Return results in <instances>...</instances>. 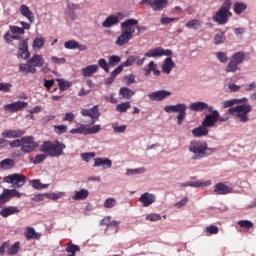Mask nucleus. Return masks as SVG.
I'll list each match as a JSON object with an SVG mask.
<instances>
[{"mask_svg":"<svg viewBox=\"0 0 256 256\" xmlns=\"http://www.w3.org/2000/svg\"><path fill=\"white\" fill-rule=\"evenodd\" d=\"M137 25H139V20L135 18L126 19L124 22H121L120 29L121 34L117 37L115 41V45L118 47H123L133 39V35L137 29Z\"/></svg>","mask_w":256,"mask_h":256,"instance_id":"nucleus-1","label":"nucleus"},{"mask_svg":"<svg viewBox=\"0 0 256 256\" xmlns=\"http://www.w3.org/2000/svg\"><path fill=\"white\" fill-rule=\"evenodd\" d=\"M189 151L194 154L192 159L199 161V159L209 157V155L215 153V148H209L207 142L192 141L189 145Z\"/></svg>","mask_w":256,"mask_h":256,"instance_id":"nucleus-2","label":"nucleus"},{"mask_svg":"<svg viewBox=\"0 0 256 256\" xmlns=\"http://www.w3.org/2000/svg\"><path fill=\"white\" fill-rule=\"evenodd\" d=\"M253 111V106L249 104H242L236 107H232L228 110V113L237 118L240 123H247L249 121V114Z\"/></svg>","mask_w":256,"mask_h":256,"instance_id":"nucleus-3","label":"nucleus"},{"mask_svg":"<svg viewBox=\"0 0 256 256\" xmlns=\"http://www.w3.org/2000/svg\"><path fill=\"white\" fill-rule=\"evenodd\" d=\"M231 5V0H225L216 14L212 17L213 21L218 23V25H225V23L229 21V17L232 15L230 11Z\"/></svg>","mask_w":256,"mask_h":256,"instance_id":"nucleus-4","label":"nucleus"},{"mask_svg":"<svg viewBox=\"0 0 256 256\" xmlns=\"http://www.w3.org/2000/svg\"><path fill=\"white\" fill-rule=\"evenodd\" d=\"M63 149H65V145L59 142H44L40 147V151L42 153H46L50 157H59L63 155Z\"/></svg>","mask_w":256,"mask_h":256,"instance_id":"nucleus-5","label":"nucleus"},{"mask_svg":"<svg viewBox=\"0 0 256 256\" xmlns=\"http://www.w3.org/2000/svg\"><path fill=\"white\" fill-rule=\"evenodd\" d=\"M4 183H10L14 189H21L27 183V177L23 174H11L4 177Z\"/></svg>","mask_w":256,"mask_h":256,"instance_id":"nucleus-6","label":"nucleus"},{"mask_svg":"<svg viewBox=\"0 0 256 256\" xmlns=\"http://www.w3.org/2000/svg\"><path fill=\"white\" fill-rule=\"evenodd\" d=\"M10 32H6L4 35V40L6 43H11V41L21 39V35H25V31L19 26H10Z\"/></svg>","mask_w":256,"mask_h":256,"instance_id":"nucleus-7","label":"nucleus"},{"mask_svg":"<svg viewBox=\"0 0 256 256\" xmlns=\"http://www.w3.org/2000/svg\"><path fill=\"white\" fill-rule=\"evenodd\" d=\"M122 19H125V15L121 12L110 15L102 22V27L104 29H111V27H115V25H119Z\"/></svg>","mask_w":256,"mask_h":256,"instance_id":"nucleus-8","label":"nucleus"},{"mask_svg":"<svg viewBox=\"0 0 256 256\" xmlns=\"http://www.w3.org/2000/svg\"><path fill=\"white\" fill-rule=\"evenodd\" d=\"M140 5H149L153 11H163L169 5V0H141Z\"/></svg>","mask_w":256,"mask_h":256,"instance_id":"nucleus-9","label":"nucleus"},{"mask_svg":"<svg viewBox=\"0 0 256 256\" xmlns=\"http://www.w3.org/2000/svg\"><path fill=\"white\" fill-rule=\"evenodd\" d=\"M21 141V151H23V153H31V151H35V149H37L38 147L37 142H35V140L31 136H25L21 138Z\"/></svg>","mask_w":256,"mask_h":256,"instance_id":"nucleus-10","label":"nucleus"},{"mask_svg":"<svg viewBox=\"0 0 256 256\" xmlns=\"http://www.w3.org/2000/svg\"><path fill=\"white\" fill-rule=\"evenodd\" d=\"M173 55V52L171 50H165L162 47H157L154 49L148 50L145 54L144 57H149V58H154L157 59V57H171Z\"/></svg>","mask_w":256,"mask_h":256,"instance_id":"nucleus-11","label":"nucleus"},{"mask_svg":"<svg viewBox=\"0 0 256 256\" xmlns=\"http://www.w3.org/2000/svg\"><path fill=\"white\" fill-rule=\"evenodd\" d=\"M212 114H208L205 116L204 120L202 121V125L207 129V127H214L215 123L219 121V111L212 110Z\"/></svg>","mask_w":256,"mask_h":256,"instance_id":"nucleus-12","label":"nucleus"},{"mask_svg":"<svg viewBox=\"0 0 256 256\" xmlns=\"http://www.w3.org/2000/svg\"><path fill=\"white\" fill-rule=\"evenodd\" d=\"M18 59H29L31 57V53L29 52V45L27 40H20L18 47Z\"/></svg>","mask_w":256,"mask_h":256,"instance_id":"nucleus-13","label":"nucleus"},{"mask_svg":"<svg viewBox=\"0 0 256 256\" xmlns=\"http://www.w3.org/2000/svg\"><path fill=\"white\" fill-rule=\"evenodd\" d=\"M190 111H195V112H201V111H213V106H209V104L205 102H194L189 105Z\"/></svg>","mask_w":256,"mask_h":256,"instance_id":"nucleus-14","label":"nucleus"},{"mask_svg":"<svg viewBox=\"0 0 256 256\" xmlns=\"http://www.w3.org/2000/svg\"><path fill=\"white\" fill-rule=\"evenodd\" d=\"M171 95L172 93L167 90H159L150 93L148 97L151 101H163L164 99H167V97H171Z\"/></svg>","mask_w":256,"mask_h":256,"instance_id":"nucleus-15","label":"nucleus"},{"mask_svg":"<svg viewBox=\"0 0 256 256\" xmlns=\"http://www.w3.org/2000/svg\"><path fill=\"white\" fill-rule=\"evenodd\" d=\"M143 71L145 77H149L151 73H153L155 77H159V75H161V70L157 69V63H155V61H150L148 65L144 66Z\"/></svg>","mask_w":256,"mask_h":256,"instance_id":"nucleus-16","label":"nucleus"},{"mask_svg":"<svg viewBox=\"0 0 256 256\" xmlns=\"http://www.w3.org/2000/svg\"><path fill=\"white\" fill-rule=\"evenodd\" d=\"M28 103L27 102H23V101H18V102H14L8 105H5V111H11L12 113H15L17 111H21V109H25L28 107Z\"/></svg>","mask_w":256,"mask_h":256,"instance_id":"nucleus-17","label":"nucleus"},{"mask_svg":"<svg viewBox=\"0 0 256 256\" xmlns=\"http://www.w3.org/2000/svg\"><path fill=\"white\" fill-rule=\"evenodd\" d=\"M232 192L233 188L225 183L220 182L214 186V193H216V195H228V193Z\"/></svg>","mask_w":256,"mask_h":256,"instance_id":"nucleus-18","label":"nucleus"},{"mask_svg":"<svg viewBox=\"0 0 256 256\" xmlns=\"http://www.w3.org/2000/svg\"><path fill=\"white\" fill-rule=\"evenodd\" d=\"M93 167H103V169H111L113 167V161L109 158H95Z\"/></svg>","mask_w":256,"mask_h":256,"instance_id":"nucleus-19","label":"nucleus"},{"mask_svg":"<svg viewBox=\"0 0 256 256\" xmlns=\"http://www.w3.org/2000/svg\"><path fill=\"white\" fill-rule=\"evenodd\" d=\"M81 115H83V117H90V119H99L100 117V113H99V106H94L91 109H82L81 110Z\"/></svg>","mask_w":256,"mask_h":256,"instance_id":"nucleus-20","label":"nucleus"},{"mask_svg":"<svg viewBox=\"0 0 256 256\" xmlns=\"http://www.w3.org/2000/svg\"><path fill=\"white\" fill-rule=\"evenodd\" d=\"M25 135V131L23 130H4L2 132V137L4 139H17L19 137H23Z\"/></svg>","mask_w":256,"mask_h":256,"instance_id":"nucleus-21","label":"nucleus"},{"mask_svg":"<svg viewBox=\"0 0 256 256\" xmlns=\"http://www.w3.org/2000/svg\"><path fill=\"white\" fill-rule=\"evenodd\" d=\"M176 65L171 57H167L162 64V73L165 75H171V71L175 69Z\"/></svg>","mask_w":256,"mask_h":256,"instance_id":"nucleus-22","label":"nucleus"},{"mask_svg":"<svg viewBox=\"0 0 256 256\" xmlns=\"http://www.w3.org/2000/svg\"><path fill=\"white\" fill-rule=\"evenodd\" d=\"M156 197L155 195L146 192L142 194L139 198L140 203H142L143 207H149L153 205V202L155 201Z\"/></svg>","mask_w":256,"mask_h":256,"instance_id":"nucleus-23","label":"nucleus"},{"mask_svg":"<svg viewBox=\"0 0 256 256\" xmlns=\"http://www.w3.org/2000/svg\"><path fill=\"white\" fill-rule=\"evenodd\" d=\"M166 113H182L187 111V104L168 105L164 107Z\"/></svg>","mask_w":256,"mask_h":256,"instance_id":"nucleus-24","label":"nucleus"},{"mask_svg":"<svg viewBox=\"0 0 256 256\" xmlns=\"http://www.w3.org/2000/svg\"><path fill=\"white\" fill-rule=\"evenodd\" d=\"M29 63L37 69V67H43L45 65V58L40 54H34L29 60Z\"/></svg>","mask_w":256,"mask_h":256,"instance_id":"nucleus-25","label":"nucleus"},{"mask_svg":"<svg viewBox=\"0 0 256 256\" xmlns=\"http://www.w3.org/2000/svg\"><path fill=\"white\" fill-rule=\"evenodd\" d=\"M19 11L23 17H26L30 23H33L35 21V14L32 13V11L29 9V7L25 4H22L19 8Z\"/></svg>","mask_w":256,"mask_h":256,"instance_id":"nucleus-26","label":"nucleus"},{"mask_svg":"<svg viewBox=\"0 0 256 256\" xmlns=\"http://www.w3.org/2000/svg\"><path fill=\"white\" fill-rule=\"evenodd\" d=\"M89 197V190L81 189L80 191H75L72 195L73 201H85Z\"/></svg>","mask_w":256,"mask_h":256,"instance_id":"nucleus-27","label":"nucleus"},{"mask_svg":"<svg viewBox=\"0 0 256 256\" xmlns=\"http://www.w3.org/2000/svg\"><path fill=\"white\" fill-rule=\"evenodd\" d=\"M45 43H47L45 37H36L32 43L33 51H41V49H43L45 46Z\"/></svg>","mask_w":256,"mask_h":256,"instance_id":"nucleus-28","label":"nucleus"},{"mask_svg":"<svg viewBox=\"0 0 256 256\" xmlns=\"http://www.w3.org/2000/svg\"><path fill=\"white\" fill-rule=\"evenodd\" d=\"M19 69L21 73H25L26 75H28V73H32V74L37 73V68H35V66L29 63V60L27 61L26 64H20Z\"/></svg>","mask_w":256,"mask_h":256,"instance_id":"nucleus-29","label":"nucleus"},{"mask_svg":"<svg viewBox=\"0 0 256 256\" xmlns=\"http://www.w3.org/2000/svg\"><path fill=\"white\" fill-rule=\"evenodd\" d=\"M15 213H19V209L15 206L6 207L0 211L1 217L4 218L15 215Z\"/></svg>","mask_w":256,"mask_h":256,"instance_id":"nucleus-30","label":"nucleus"},{"mask_svg":"<svg viewBox=\"0 0 256 256\" xmlns=\"http://www.w3.org/2000/svg\"><path fill=\"white\" fill-rule=\"evenodd\" d=\"M97 71H99V66L89 65L82 69V75L84 77H91V75H94V73H97Z\"/></svg>","mask_w":256,"mask_h":256,"instance_id":"nucleus-31","label":"nucleus"},{"mask_svg":"<svg viewBox=\"0 0 256 256\" xmlns=\"http://www.w3.org/2000/svg\"><path fill=\"white\" fill-rule=\"evenodd\" d=\"M209 134V129L206 126L202 125L192 130V135L195 137H205V135Z\"/></svg>","mask_w":256,"mask_h":256,"instance_id":"nucleus-32","label":"nucleus"},{"mask_svg":"<svg viewBox=\"0 0 256 256\" xmlns=\"http://www.w3.org/2000/svg\"><path fill=\"white\" fill-rule=\"evenodd\" d=\"M209 185H211V180L187 182L183 184V187H209Z\"/></svg>","mask_w":256,"mask_h":256,"instance_id":"nucleus-33","label":"nucleus"},{"mask_svg":"<svg viewBox=\"0 0 256 256\" xmlns=\"http://www.w3.org/2000/svg\"><path fill=\"white\" fill-rule=\"evenodd\" d=\"M246 101L247 98L226 100L222 103V107L223 109H227L229 107H233V105H237L238 103H246Z\"/></svg>","mask_w":256,"mask_h":256,"instance_id":"nucleus-34","label":"nucleus"},{"mask_svg":"<svg viewBox=\"0 0 256 256\" xmlns=\"http://www.w3.org/2000/svg\"><path fill=\"white\" fill-rule=\"evenodd\" d=\"M137 56H129L125 62H123L121 65L117 67V69H120V73L125 69V67H131L133 63L137 61Z\"/></svg>","mask_w":256,"mask_h":256,"instance_id":"nucleus-35","label":"nucleus"},{"mask_svg":"<svg viewBox=\"0 0 256 256\" xmlns=\"http://www.w3.org/2000/svg\"><path fill=\"white\" fill-rule=\"evenodd\" d=\"M236 65H241L245 61V52H237L230 58Z\"/></svg>","mask_w":256,"mask_h":256,"instance_id":"nucleus-36","label":"nucleus"},{"mask_svg":"<svg viewBox=\"0 0 256 256\" xmlns=\"http://www.w3.org/2000/svg\"><path fill=\"white\" fill-rule=\"evenodd\" d=\"M15 167V160L6 158L0 162V169H13Z\"/></svg>","mask_w":256,"mask_h":256,"instance_id":"nucleus-37","label":"nucleus"},{"mask_svg":"<svg viewBox=\"0 0 256 256\" xmlns=\"http://www.w3.org/2000/svg\"><path fill=\"white\" fill-rule=\"evenodd\" d=\"M145 167H140V168H136V169H126V176L127 177H133L135 175H143V173H145Z\"/></svg>","mask_w":256,"mask_h":256,"instance_id":"nucleus-38","label":"nucleus"},{"mask_svg":"<svg viewBox=\"0 0 256 256\" xmlns=\"http://www.w3.org/2000/svg\"><path fill=\"white\" fill-rule=\"evenodd\" d=\"M11 201V196L9 195V189L5 188L3 193L0 195V209L5 205V203H9Z\"/></svg>","mask_w":256,"mask_h":256,"instance_id":"nucleus-39","label":"nucleus"},{"mask_svg":"<svg viewBox=\"0 0 256 256\" xmlns=\"http://www.w3.org/2000/svg\"><path fill=\"white\" fill-rule=\"evenodd\" d=\"M25 237L28 240H30V239H39L41 237V235L37 234V232H35L34 228L28 227L26 229V232H25Z\"/></svg>","mask_w":256,"mask_h":256,"instance_id":"nucleus-40","label":"nucleus"},{"mask_svg":"<svg viewBox=\"0 0 256 256\" xmlns=\"http://www.w3.org/2000/svg\"><path fill=\"white\" fill-rule=\"evenodd\" d=\"M70 133H72V135H87V125L80 124L77 128L72 129Z\"/></svg>","mask_w":256,"mask_h":256,"instance_id":"nucleus-41","label":"nucleus"},{"mask_svg":"<svg viewBox=\"0 0 256 256\" xmlns=\"http://www.w3.org/2000/svg\"><path fill=\"white\" fill-rule=\"evenodd\" d=\"M119 94L122 95V97L124 99H131V97H133V95H135V92H133V90H131L127 87H123L120 89Z\"/></svg>","mask_w":256,"mask_h":256,"instance_id":"nucleus-42","label":"nucleus"},{"mask_svg":"<svg viewBox=\"0 0 256 256\" xmlns=\"http://www.w3.org/2000/svg\"><path fill=\"white\" fill-rule=\"evenodd\" d=\"M225 71L226 73H237V71H239V64H236V62H233V60L230 59Z\"/></svg>","mask_w":256,"mask_h":256,"instance_id":"nucleus-43","label":"nucleus"},{"mask_svg":"<svg viewBox=\"0 0 256 256\" xmlns=\"http://www.w3.org/2000/svg\"><path fill=\"white\" fill-rule=\"evenodd\" d=\"M120 73H121V68H116L114 71H112L110 77H108L105 80V85H111L113 81H115L117 75H119Z\"/></svg>","mask_w":256,"mask_h":256,"instance_id":"nucleus-44","label":"nucleus"},{"mask_svg":"<svg viewBox=\"0 0 256 256\" xmlns=\"http://www.w3.org/2000/svg\"><path fill=\"white\" fill-rule=\"evenodd\" d=\"M245 9H247V4L243 2H236L234 4V12L236 13V15H241L243 11H245Z\"/></svg>","mask_w":256,"mask_h":256,"instance_id":"nucleus-45","label":"nucleus"},{"mask_svg":"<svg viewBox=\"0 0 256 256\" xmlns=\"http://www.w3.org/2000/svg\"><path fill=\"white\" fill-rule=\"evenodd\" d=\"M186 27L188 29H194L195 31H197V29H199L201 27V21H199L197 19L189 20L186 23Z\"/></svg>","mask_w":256,"mask_h":256,"instance_id":"nucleus-46","label":"nucleus"},{"mask_svg":"<svg viewBox=\"0 0 256 256\" xmlns=\"http://www.w3.org/2000/svg\"><path fill=\"white\" fill-rule=\"evenodd\" d=\"M128 109H131V103L129 102L116 105V111H118V113H126Z\"/></svg>","mask_w":256,"mask_h":256,"instance_id":"nucleus-47","label":"nucleus"},{"mask_svg":"<svg viewBox=\"0 0 256 256\" xmlns=\"http://www.w3.org/2000/svg\"><path fill=\"white\" fill-rule=\"evenodd\" d=\"M62 197H65V192H52V193H48L46 194V198L47 199H51L52 201H57L58 199H62Z\"/></svg>","mask_w":256,"mask_h":256,"instance_id":"nucleus-48","label":"nucleus"},{"mask_svg":"<svg viewBox=\"0 0 256 256\" xmlns=\"http://www.w3.org/2000/svg\"><path fill=\"white\" fill-rule=\"evenodd\" d=\"M18 252H19V242H16L11 246L8 244V247H7L8 255H17Z\"/></svg>","mask_w":256,"mask_h":256,"instance_id":"nucleus-49","label":"nucleus"},{"mask_svg":"<svg viewBox=\"0 0 256 256\" xmlns=\"http://www.w3.org/2000/svg\"><path fill=\"white\" fill-rule=\"evenodd\" d=\"M108 63L110 65V67H117V65H119V63H121V57H119L117 55H112V56L108 57Z\"/></svg>","mask_w":256,"mask_h":256,"instance_id":"nucleus-50","label":"nucleus"},{"mask_svg":"<svg viewBox=\"0 0 256 256\" xmlns=\"http://www.w3.org/2000/svg\"><path fill=\"white\" fill-rule=\"evenodd\" d=\"M96 155L97 154H95V152H85V153H81L80 157H81L82 161L89 163V161H91V159H95Z\"/></svg>","mask_w":256,"mask_h":256,"instance_id":"nucleus-51","label":"nucleus"},{"mask_svg":"<svg viewBox=\"0 0 256 256\" xmlns=\"http://www.w3.org/2000/svg\"><path fill=\"white\" fill-rule=\"evenodd\" d=\"M238 225L239 227H242V229H247V231H249V229H253L254 227L253 222L249 220H240L238 221Z\"/></svg>","mask_w":256,"mask_h":256,"instance_id":"nucleus-52","label":"nucleus"},{"mask_svg":"<svg viewBox=\"0 0 256 256\" xmlns=\"http://www.w3.org/2000/svg\"><path fill=\"white\" fill-rule=\"evenodd\" d=\"M98 65H99V67H101V69H104V71L106 73H109V69L111 66H110L109 62H107V60H105L104 58L99 59Z\"/></svg>","mask_w":256,"mask_h":256,"instance_id":"nucleus-53","label":"nucleus"},{"mask_svg":"<svg viewBox=\"0 0 256 256\" xmlns=\"http://www.w3.org/2000/svg\"><path fill=\"white\" fill-rule=\"evenodd\" d=\"M112 128L114 129V133H125L127 131V125L119 126L118 123H113Z\"/></svg>","mask_w":256,"mask_h":256,"instance_id":"nucleus-54","label":"nucleus"},{"mask_svg":"<svg viewBox=\"0 0 256 256\" xmlns=\"http://www.w3.org/2000/svg\"><path fill=\"white\" fill-rule=\"evenodd\" d=\"M115 205H117V200H115V198H108L104 202V207L106 209H113Z\"/></svg>","mask_w":256,"mask_h":256,"instance_id":"nucleus-55","label":"nucleus"},{"mask_svg":"<svg viewBox=\"0 0 256 256\" xmlns=\"http://www.w3.org/2000/svg\"><path fill=\"white\" fill-rule=\"evenodd\" d=\"M101 131V125L97 124L92 127L87 126V135H95Z\"/></svg>","mask_w":256,"mask_h":256,"instance_id":"nucleus-56","label":"nucleus"},{"mask_svg":"<svg viewBox=\"0 0 256 256\" xmlns=\"http://www.w3.org/2000/svg\"><path fill=\"white\" fill-rule=\"evenodd\" d=\"M58 85L60 87V91H67L68 87H71V84L64 79H57Z\"/></svg>","mask_w":256,"mask_h":256,"instance_id":"nucleus-57","label":"nucleus"},{"mask_svg":"<svg viewBox=\"0 0 256 256\" xmlns=\"http://www.w3.org/2000/svg\"><path fill=\"white\" fill-rule=\"evenodd\" d=\"M30 183L34 189H47L49 187L47 184H41L40 180H32Z\"/></svg>","mask_w":256,"mask_h":256,"instance_id":"nucleus-58","label":"nucleus"},{"mask_svg":"<svg viewBox=\"0 0 256 256\" xmlns=\"http://www.w3.org/2000/svg\"><path fill=\"white\" fill-rule=\"evenodd\" d=\"M64 47L65 49H77V47H79V42L75 40H69L64 43Z\"/></svg>","mask_w":256,"mask_h":256,"instance_id":"nucleus-59","label":"nucleus"},{"mask_svg":"<svg viewBox=\"0 0 256 256\" xmlns=\"http://www.w3.org/2000/svg\"><path fill=\"white\" fill-rule=\"evenodd\" d=\"M225 41V33L223 32H218L216 35H215V38H214V43L215 45H220V43H223Z\"/></svg>","mask_w":256,"mask_h":256,"instance_id":"nucleus-60","label":"nucleus"},{"mask_svg":"<svg viewBox=\"0 0 256 256\" xmlns=\"http://www.w3.org/2000/svg\"><path fill=\"white\" fill-rule=\"evenodd\" d=\"M8 194L10 195V199H21L23 197V194L17 191V189H8Z\"/></svg>","mask_w":256,"mask_h":256,"instance_id":"nucleus-61","label":"nucleus"},{"mask_svg":"<svg viewBox=\"0 0 256 256\" xmlns=\"http://www.w3.org/2000/svg\"><path fill=\"white\" fill-rule=\"evenodd\" d=\"M205 232L208 233L209 235H217V233H219V227L215 225L207 226Z\"/></svg>","mask_w":256,"mask_h":256,"instance_id":"nucleus-62","label":"nucleus"},{"mask_svg":"<svg viewBox=\"0 0 256 256\" xmlns=\"http://www.w3.org/2000/svg\"><path fill=\"white\" fill-rule=\"evenodd\" d=\"M175 21H179V18H169L167 16H162L160 19V23L162 25H169V23H174Z\"/></svg>","mask_w":256,"mask_h":256,"instance_id":"nucleus-63","label":"nucleus"},{"mask_svg":"<svg viewBox=\"0 0 256 256\" xmlns=\"http://www.w3.org/2000/svg\"><path fill=\"white\" fill-rule=\"evenodd\" d=\"M216 57L220 61V63H227V61H229V57L225 52H217Z\"/></svg>","mask_w":256,"mask_h":256,"instance_id":"nucleus-64","label":"nucleus"}]
</instances>
